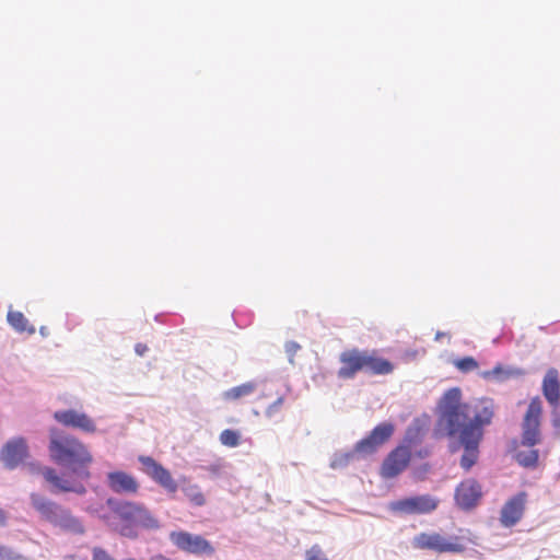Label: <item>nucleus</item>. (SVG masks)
<instances>
[{
  "label": "nucleus",
  "instance_id": "nucleus-1",
  "mask_svg": "<svg viewBox=\"0 0 560 560\" xmlns=\"http://www.w3.org/2000/svg\"><path fill=\"white\" fill-rule=\"evenodd\" d=\"M438 427L464 453L460 467L469 470L479 458V445L483 438L485 427L491 424L494 417V402L490 398H481L472 404L462 401V390L458 387L447 389L440 402Z\"/></svg>",
  "mask_w": 560,
  "mask_h": 560
},
{
  "label": "nucleus",
  "instance_id": "nucleus-2",
  "mask_svg": "<svg viewBox=\"0 0 560 560\" xmlns=\"http://www.w3.org/2000/svg\"><path fill=\"white\" fill-rule=\"evenodd\" d=\"M49 456L58 465L67 466L69 470L59 474L51 467H43L38 472L49 485L52 493L73 492L84 494L85 482L91 479L90 465L93 456L88 447L73 435L67 434L57 428L49 430Z\"/></svg>",
  "mask_w": 560,
  "mask_h": 560
},
{
  "label": "nucleus",
  "instance_id": "nucleus-3",
  "mask_svg": "<svg viewBox=\"0 0 560 560\" xmlns=\"http://www.w3.org/2000/svg\"><path fill=\"white\" fill-rule=\"evenodd\" d=\"M340 368L337 376L340 380H352L359 372L372 375H388L394 371V364L381 357L376 350H346L339 355Z\"/></svg>",
  "mask_w": 560,
  "mask_h": 560
},
{
  "label": "nucleus",
  "instance_id": "nucleus-4",
  "mask_svg": "<svg viewBox=\"0 0 560 560\" xmlns=\"http://www.w3.org/2000/svg\"><path fill=\"white\" fill-rule=\"evenodd\" d=\"M412 546L420 550H431L436 553H460L465 545L458 536L445 537L440 533H420L412 539Z\"/></svg>",
  "mask_w": 560,
  "mask_h": 560
},
{
  "label": "nucleus",
  "instance_id": "nucleus-5",
  "mask_svg": "<svg viewBox=\"0 0 560 560\" xmlns=\"http://www.w3.org/2000/svg\"><path fill=\"white\" fill-rule=\"evenodd\" d=\"M542 415V402L541 399L536 396L534 397L527 407L523 422H522V435L521 443L524 446H535L541 440L540 433V420Z\"/></svg>",
  "mask_w": 560,
  "mask_h": 560
},
{
  "label": "nucleus",
  "instance_id": "nucleus-6",
  "mask_svg": "<svg viewBox=\"0 0 560 560\" xmlns=\"http://www.w3.org/2000/svg\"><path fill=\"white\" fill-rule=\"evenodd\" d=\"M395 427L390 422L377 424L371 433L359 441L352 452L345 455L346 460L352 459L355 455H370L377 451L380 446L386 443L393 435Z\"/></svg>",
  "mask_w": 560,
  "mask_h": 560
},
{
  "label": "nucleus",
  "instance_id": "nucleus-7",
  "mask_svg": "<svg viewBox=\"0 0 560 560\" xmlns=\"http://www.w3.org/2000/svg\"><path fill=\"white\" fill-rule=\"evenodd\" d=\"M440 501L430 495H413L390 502L389 510L402 515L429 514L435 511Z\"/></svg>",
  "mask_w": 560,
  "mask_h": 560
},
{
  "label": "nucleus",
  "instance_id": "nucleus-8",
  "mask_svg": "<svg viewBox=\"0 0 560 560\" xmlns=\"http://www.w3.org/2000/svg\"><path fill=\"white\" fill-rule=\"evenodd\" d=\"M117 516L135 526L144 528H158L159 521L141 504L133 502H121L114 509Z\"/></svg>",
  "mask_w": 560,
  "mask_h": 560
},
{
  "label": "nucleus",
  "instance_id": "nucleus-9",
  "mask_svg": "<svg viewBox=\"0 0 560 560\" xmlns=\"http://www.w3.org/2000/svg\"><path fill=\"white\" fill-rule=\"evenodd\" d=\"M170 539L179 550L187 553L211 556L215 551L214 547L206 538L185 530L172 532Z\"/></svg>",
  "mask_w": 560,
  "mask_h": 560
},
{
  "label": "nucleus",
  "instance_id": "nucleus-10",
  "mask_svg": "<svg viewBox=\"0 0 560 560\" xmlns=\"http://www.w3.org/2000/svg\"><path fill=\"white\" fill-rule=\"evenodd\" d=\"M139 462L143 466V471L159 486L166 490L170 494L176 493L178 486L170 470L163 467L154 458L150 456H139Z\"/></svg>",
  "mask_w": 560,
  "mask_h": 560
},
{
  "label": "nucleus",
  "instance_id": "nucleus-11",
  "mask_svg": "<svg viewBox=\"0 0 560 560\" xmlns=\"http://www.w3.org/2000/svg\"><path fill=\"white\" fill-rule=\"evenodd\" d=\"M411 451L406 445H398L384 459L381 466L383 478L390 479L402 472L409 465Z\"/></svg>",
  "mask_w": 560,
  "mask_h": 560
},
{
  "label": "nucleus",
  "instance_id": "nucleus-12",
  "mask_svg": "<svg viewBox=\"0 0 560 560\" xmlns=\"http://www.w3.org/2000/svg\"><path fill=\"white\" fill-rule=\"evenodd\" d=\"M527 503V493L525 491L510 498L502 506L500 512V523L504 527L516 525L523 517Z\"/></svg>",
  "mask_w": 560,
  "mask_h": 560
},
{
  "label": "nucleus",
  "instance_id": "nucleus-13",
  "mask_svg": "<svg viewBox=\"0 0 560 560\" xmlns=\"http://www.w3.org/2000/svg\"><path fill=\"white\" fill-rule=\"evenodd\" d=\"M57 422L65 427L81 430L85 433H94L96 431L95 422L86 413L74 410H58L54 413Z\"/></svg>",
  "mask_w": 560,
  "mask_h": 560
},
{
  "label": "nucleus",
  "instance_id": "nucleus-14",
  "mask_svg": "<svg viewBox=\"0 0 560 560\" xmlns=\"http://www.w3.org/2000/svg\"><path fill=\"white\" fill-rule=\"evenodd\" d=\"M482 497L481 486L475 479L462 481L455 490L456 504L465 511L474 509Z\"/></svg>",
  "mask_w": 560,
  "mask_h": 560
},
{
  "label": "nucleus",
  "instance_id": "nucleus-15",
  "mask_svg": "<svg viewBox=\"0 0 560 560\" xmlns=\"http://www.w3.org/2000/svg\"><path fill=\"white\" fill-rule=\"evenodd\" d=\"M107 486L115 493L136 494L139 490L137 479L122 470L108 472Z\"/></svg>",
  "mask_w": 560,
  "mask_h": 560
},
{
  "label": "nucleus",
  "instance_id": "nucleus-16",
  "mask_svg": "<svg viewBox=\"0 0 560 560\" xmlns=\"http://www.w3.org/2000/svg\"><path fill=\"white\" fill-rule=\"evenodd\" d=\"M27 455V446L23 439H16L5 444L1 457L9 468H14Z\"/></svg>",
  "mask_w": 560,
  "mask_h": 560
},
{
  "label": "nucleus",
  "instance_id": "nucleus-17",
  "mask_svg": "<svg viewBox=\"0 0 560 560\" xmlns=\"http://www.w3.org/2000/svg\"><path fill=\"white\" fill-rule=\"evenodd\" d=\"M541 390L551 406H557L560 401V378L559 372L551 368L549 369L542 380Z\"/></svg>",
  "mask_w": 560,
  "mask_h": 560
},
{
  "label": "nucleus",
  "instance_id": "nucleus-18",
  "mask_svg": "<svg viewBox=\"0 0 560 560\" xmlns=\"http://www.w3.org/2000/svg\"><path fill=\"white\" fill-rule=\"evenodd\" d=\"M31 501L34 509L40 513V515L54 524L62 506L54 501H50L38 493L31 494Z\"/></svg>",
  "mask_w": 560,
  "mask_h": 560
},
{
  "label": "nucleus",
  "instance_id": "nucleus-19",
  "mask_svg": "<svg viewBox=\"0 0 560 560\" xmlns=\"http://www.w3.org/2000/svg\"><path fill=\"white\" fill-rule=\"evenodd\" d=\"M427 428H428V421L425 419H420V418L415 419L410 423V425L407 428L406 434L404 436V441L400 445H406L411 451V448L415 445L421 443V441L424 436V433L427 431Z\"/></svg>",
  "mask_w": 560,
  "mask_h": 560
},
{
  "label": "nucleus",
  "instance_id": "nucleus-20",
  "mask_svg": "<svg viewBox=\"0 0 560 560\" xmlns=\"http://www.w3.org/2000/svg\"><path fill=\"white\" fill-rule=\"evenodd\" d=\"M55 525L59 526L60 528L74 533V534H83L84 527L82 523L74 517L69 510L61 509L58 516L56 517Z\"/></svg>",
  "mask_w": 560,
  "mask_h": 560
},
{
  "label": "nucleus",
  "instance_id": "nucleus-21",
  "mask_svg": "<svg viewBox=\"0 0 560 560\" xmlns=\"http://www.w3.org/2000/svg\"><path fill=\"white\" fill-rule=\"evenodd\" d=\"M7 319L10 326L20 334L26 332L33 335L35 332V327L28 323L22 312L9 311Z\"/></svg>",
  "mask_w": 560,
  "mask_h": 560
},
{
  "label": "nucleus",
  "instance_id": "nucleus-22",
  "mask_svg": "<svg viewBox=\"0 0 560 560\" xmlns=\"http://www.w3.org/2000/svg\"><path fill=\"white\" fill-rule=\"evenodd\" d=\"M256 388V385L252 382L235 386L224 393V398L228 400H236L241 397L250 395Z\"/></svg>",
  "mask_w": 560,
  "mask_h": 560
},
{
  "label": "nucleus",
  "instance_id": "nucleus-23",
  "mask_svg": "<svg viewBox=\"0 0 560 560\" xmlns=\"http://www.w3.org/2000/svg\"><path fill=\"white\" fill-rule=\"evenodd\" d=\"M516 460L520 465L524 467L534 468L538 463V451L537 450H528V451H518L515 455Z\"/></svg>",
  "mask_w": 560,
  "mask_h": 560
},
{
  "label": "nucleus",
  "instance_id": "nucleus-24",
  "mask_svg": "<svg viewBox=\"0 0 560 560\" xmlns=\"http://www.w3.org/2000/svg\"><path fill=\"white\" fill-rule=\"evenodd\" d=\"M183 491L191 504L202 506L206 503L205 495L197 485L188 486Z\"/></svg>",
  "mask_w": 560,
  "mask_h": 560
},
{
  "label": "nucleus",
  "instance_id": "nucleus-25",
  "mask_svg": "<svg viewBox=\"0 0 560 560\" xmlns=\"http://www.w3.org/2000/svg\"><path fill=\"white\" fill-rule=\"evenodd\" d=\"M220 442L228 447H236L240 444V433L235 430L225 429L220 433Z\"/></svg>",
  "mask_w": 560,
  "mask_h": 560
},
{
  "label": "nucleus",
  "instance_id": "nucleus-26",
  "mask_svg": "<svg viewBox=\"0 0 560 560\" xmlns=\"http://www.w3.org/2000/svg\"><path fill=\"white\" fill-rule=\"evenodd\" d=\"M454 366L463 373L475 371L479 368L478 362L472 357L456 359Z\"/></svg>",
  "mask_w": 560,
  "mask_h": 560
},
{
  "label": "nucleus",
  "instance_id": "nucleus-27",
  "mask_svg": "<svg viewBox=\"0 0 560 560\" xmlns=\"http://www.w3.org/2000/svg\"><path fill=\"white\" fill-rule=\"evenodd\" d=\"M512 375H513L512 371L504 370L501 365H497L492 370L485 371L482 373V377L486 378V380L494 377V378H498L500 381L506 380V378H509Z\"/></svg>",
  "mask_w": 560,
  "mask_h": 560
},
{
  "label": "nucleus",
  "instance_id": "nucleus-28",
  "mask_svg": "<svg viewBox=\"0 0 560 560\" xmlns=\"http://www.w3.org/2000/svg\"><path fill=\"white\" fill-rule=\"evenodd\" d=\"M0 560H30L14 549L0 544Z\"/></svg>",
  "mask_w": 560,
  "mask_h": 560
},
{
  "label": "nucleus",
  "instance_id": "nucleus-29",
  "mask_svg": "<svg viewBox=\"0 0 560 560\" xmlns=\"http://www.w3.org/2000/svg\"><path fill=\"white\" fill-rule=\"evenodd\" d=\"M306 560H327L319 546L314 545L306 551Z\"/></svg>",
  "mask_w": 560,
  "mask_h": 560
},
{
  "label": "nucleus",
  "instance_id": "nucleus-30",
  "mask_svg": "<svg viewBox=\"0 0 560 560\" xmlns=\"http://www.w3.org/2000/svg\"><path fill=\"white\" fill-rule=\"evenodd\" d=\"M92 560H115V558L112 557L105 549L101 547H94L92 549Z\"/></svg>",
  "mask_w": 560,
  "mask_h": 560
},
{
  "label": "nucleus",
  "instance_id": "nucleus-31",
  "mask_svg": "<svg viewBox=\"0 0 560 560\" xmlns=\"http://www.w3.org/2000/svg\"><path fill=\"white\" fill-rule=\"evenodd\" d=\"M301 349L300 345L295 341H289L285 343V352L290 357V361H292L293 357Z\"/></svg>",
  "mask_w": 560,
  "mask_h": 560
},
{
  "label": "nucleus",
  "instance_id": "nucleus-32",
  "mask_svg": "<svg viewBox=\"0 0 560 560\" xmlns=\"http://www.w3.org/2000/svg\"><path fill=\"white\" fill-rule=\"evenodd\" d=\"M283 404V398L279 397L271 406L266 410V415L271 417Z\"/></svg>",
  "mask_w": 560,
  "mask_h": 560
},
{
  "label": "nucleus",
  "instance_id": "nucleus-33",
  "mask_svg": "<svg viewBox=\"0 0 560 560\" xmlns=\"http://www.w3.org/2000/svg\"><path fill=\"white\" fill-rule=\"evenodd\" d=\"M7 524V513L0 508V527Z\"/></svg>",
  "mask_w": 560,
  "mask_h": 560
},
{
  "label": "nucleus",
  "instance_id": "nucleus-34",
  "mask_svg": "<svg viewBox=\"0 0 560 560\" xmlns=\"http://www.w3.org/2000/svg\"><path fill=\"white\" fill-rule=\"evenodd\" d=\"M147 350V347L143 346V345H137L136 347V351L139 353V354H143V352Z\"/></svg>",
  "mask_w": 560,
  "mask_h": 560
},
{
  "label": "nucleus",
  "instance_id": "nucleus-35",
  "mask_svg": "<svg viewBox=\"0 0 560 560\" xmlns=\"http://www.w3.org/2000/svg\"><path fill=\"white\" fill-rule=\"evenodd\" d=\"M428 454H429V451H428V450H424V452H419V455H420L421 457L428 456Z\"/></svg>",
  "mask_w": 560,
  "mask_h": 560
},
{
  "label": "nucleus",
  "instance_id": "nucleus-36",
  "mask_svg": "<svg viewBox=\"0 0 560 560\" xmlns=\"http://www.w3.org/2000/svg\"><path fill=\"white\" fill-rule=\"evenodd\" d=\"M70 560H85V559H79V558H75V557H70Z\"/></svg>",
  "mask_w": 560,
  "mask_h": 560
}]
</instances>
